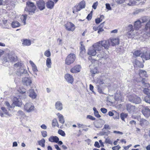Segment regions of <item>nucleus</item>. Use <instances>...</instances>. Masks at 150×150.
Listing matches in <instances>:
<instances>
[{
    "mask_svg": "<svg viewBox=\"0 0 150 150\" xmlns=\"http://www.w3.org/2000/svg\"><path fill=\"white\" fill-rule=\"evenodd\" d=\"M98 47L99 46V49L100 50L101 54H98L97 57L101 59L104 56V53L103 50L104 49H108L109 46L110 45V41L109 40H103L99 41L96 43Z\"/></svg>",
    "mask_w": 150,
    "mask_h": 150,
    "instance_id": "1",
    "label": "nucleus"
},
{
    "mask_svg": "<svg viewBox=\"0 0 150 150\" xmlns=\"http://www.w3.org/2000/svg\"><path fill=\"white\" fill-rule=\"evenodd\" d=\"M100 47L99 46H98L96 43H94L92 46L89 48L88 54L91 56H94L97 54V56L98 54H101L99 49Z\"/></svg>",
    "mask_w": 150,
    "mask_h": 150,
    "instance_id": "2",
    "label": "nucleus"
},
{
    "mask_svg": "<svg viewBox=\"0 0 150 150\" xmlns=\"http://www.w3.org/2000/svg\"><path fill=\"white\" fill-rule=\"evenodd\" d=\"M36 7L34 4L30 1L26 2V6L25 9V11L28 12L29 14H32L35 13L36 9Z\"/></svg>",
    "mask_w": 150,
    "mask_h": 150,
    "instance_id": "3",
    "label": "nucleus"
},
{
    "mask_svg": "<svg viewBox=\"0 0 150 150\" xmlns=\"http://www.w3.org/2000/svg\"><path fill=\"white\" fill-rule=\"evenodd\" d=\"M76 59L75 55L73 53L69 54L67 57L65 59V64L69 65L73 63Z\"/></svg>",
    "mask_w": 150,
    "mask_h": 150,
    "instance_id": "4",
    "label": "nucleus"
},
{
    "mask_svg": "<svg viewBox=\"0 0 150 150\" xmlns=\"http://www.w3.org/2000/svg\"><path fill=\"white\" fill-rule=\"evenodd\" d=\"M34 106L33 104L30 102H28L24 105V109L27 112H30L33 110Z\"/></svg>",
    "mask_w": 150,
    "mask_h": 150,
    "instance_id": "5",
    "label": "nucleus"
},
{
    "mask_svg": "<svg viewBox=\"0 0 150 150\" xmlns=\"http://www.w3.org/2000/svg\"><path fill=\"white\" fill-rule=\"evenodd\" d=\"M128 99L130 101L136 104L140 103L141 100L140 98L136 96H130Z\"/></svg>",
    "mask_w": 150,
    "mask_h": 150,
    "instance_id": "6",
    "label": "nucleus"
},
{
    "mask_svg": "<svg viewBox=\"0 0 150 150\" xmlns=\"http://www.w3.org/2000/svg\"><path fill=\"white\" fill-rule=\"evenodd\" d=\"M143 91L146 94L148 97L146 96L144 99V100L147 103L150 104V90L147 88H145Z\"/></svg>",
    "mask_w": 150,
    "mask_h": 150,
    "instance_id": "7",
    "label": "nucleus"
},
{
    "mask_svg": "<svg viewBox=\"0 0 150 150\" xmlns=\"http://www.w3.org/2000/svg\"><path fill=\"white\" fill-rule=\"evenodd\" d=\"M66 29L68 31H73L75 29L74 25L70 22H68L64 25Z\"/></svg>",
    "mask_w": 150,
    "mask_h": 150,
    "instance_id": "8",
    "label": "nucleus"
},
{
    "mask_svg": "<svg viewBox=\"0 0 150 150\" xmlns=\"http://www.w3.org/2000/svg\"><path fill=\"white\" fill-rule=\"evenodd\" d=\"M22 81L23 84L27 86H30L32 83V79L30 77L23 78Z\"/></svg>",
    "mask_w": 150,
    "mask_h": 150,
    "instance_id": "9",
    "label": "nucleus"
},
{
    "mask_svg": "<svg viewBox=\"0 0 150 150\" xmlns=\"http://www.w3.org/2000/svg\"><path fill=\"white\" fill-rule=\"evenodd\" d=\"M13 103L17 106H21L22 105L21 98H20L19 97H14L13 99Z\"/></svg>",
    "mask_w": 150,
    "mask_h": 150,
    "instance_id": "10",
    "label": "nucleus"
},
{
    "mask_svg": "<svg viewBox=\"0 0 150 150\" xmlns=\"http://www.w3.org/2000/svg\"><path fill=\"white\" fill-rule=\"evenodd\" d=\"M86 6V2L84 1L80 2L78 5L75 6V8L77 9V11H80L81 9L84 8Z\"/></svg>",
    "mask_w": 150,
    "mask_h": 150,
    "instance_id": "11",
    "label": "nucleus"
},
{
    "mask_svg": "<svg viewBox=\"0 0 150 150\" xmlns=\"http://www.w3.org/2000/svg\"><path fill=\"white\" fill-rule=\"evenodd\" d=\"M36 4L38 8L40 10H42L45 8V3L43 0H39L37 1Z\"/></svg>",
    "mask_w": 150,
    "mask_h": 150,
    "instance_id": "12",
    "label": "nucleus"
},
{
    "mask_svg": "<svg viewBox=\"0 0 150 150\" xmlns=\"http://www.w3.org/2000/svg\"><path fill=\"white\" fill-rule=\"evenodd\" d=\"M142 112L145 117H148L150 115V109L147 107H144Z\"/></svg>",
    "mask_w": 150,
    "mask_h": 150,
    "instance_id": "13",
    "label": "nucleus"
},
{
    "mask_svg": "<svg viewBox=\"0 0 150 150\" xmlns=\"http://www.w3.org/2000/svg\"><path fill=\"white\" fill-rule=\"evenodd\" d=\"M110 44L112 46H115L118 45L119 44L120 40L118 38H111L109 40Z\"/></svg>",
    "mask_w": 150,
    "mask_h": 150,
    "instance_id": "14",
    "label": "nucleus"
},
{
    "mask_svg": "<svg viewBox=\"0 0 150 150\" xmlns=\"http://www.w3.org/2000/svg\"><path fill=\"white\" fill-rule=\"evenodd\" d=\"M144 30L147 34L149 36H150V19L145 25Z\"/></svg>",
    "mask_w": 150,
    "mask_h": 150,
    "instance_id": "15",
    "label": "nucleus"
},
{
    "mask_svg": "<svg viewBox=\"0 0 150 150\" xmlns=\"http://www.w3.org/2000/svg\"><path fill=\"white\" fill-rule=\"evenodd\" d=\"M141 57L142 58L143 61L144 59L146 60L150 59V51L146 52L145 53H144Z\"/></svg>",
    "mask_w": 150,
    "mask_h": 150,
    "instance_id": "16",
    "label": "nucleus"
},
{
    "mask_svg": "<svg viewBox=\"0 0 150 150\" xmlns=\"http://www.w3.org/2000/svg\"><path fill=\"white\" fill-rule=\"evenodd\" d=\"M81 68L80 65H76L71 69V72L73 73H77L80 71Z\"/></svg>",
    "mask_w": 150,
    "mask_h": 150,
    "instance_id": "17",
    "label": "nucleus"
},
{
    "mask_svg": "<svg viewBox=\"0 0 150 150\" xmlns=\"http://www.w3.org/2000/svg\"><path fill=\"white\" fill-rule=\"evenodd\" d=\"M29 96L32 99H35L37 96L36 93L35 92L33 89L31 88L29 90Z\"/></svg>",
    "mask_w": 150,
    "mask_h": 150,
    "instance_id": "18",
    "label": "nucleus"
},
{
    "mask_svg": "<svg viewBox=\"0 0 150 150\" xmlns=\"http://www.w3.org/2000/svg\"><path fill=\"white\" fill-rule=\"evenodd\" d=\"M126 109L128 112H132L135 111V107L134 106L130 104H128L126 105Z\"/></svg>",
    "mask_w": 150,
    "mask_h": 150,
    "instance_id": "19",
    "label": "nucleus"
},
{
    "mask_svg": "<svg viewBox=\"0 0 150 150\" xmlns=\"http://www.w3.org/2000/svg\"><path fill=\"white\" fill-rule=\"evenodd\" d=\"M136 32H128L127 33V37L129 38H134L137 35H138Z\"/></svg>",
    "mask_w": 150,
    "mask_h": 150,
    "instance_id": "20",
    "label": "nucleus"
},
{
    "mask_svg": "<svg viewBox=\"0 0 150 150\" xmlns=\"http://www.w3.org/2000/svg\"><path fill=\"white\" fill-rule=\"evenodd\" d=\"M65 79L68 83L72 84L74 81V78L72 76H65Z\"/></svg>",
    "mask_w": 150,
    "mask_h": 150,
    "instance_id": "21",
    "label": "nucleus"
},
{
    "mask_svg": "<svg viewBox=\"0 0 150 150\" xmlns=\"http://www.w3.org/2000/svg\"><path fill=\"white\" fill-rule=\"evenodd\" d=\"M54 6V2L51 0L48 1L46 3V6L48 8L52 9L53 8Z\"/></svg>",
    "mask_w": 150,
    "mask_h": 150,
    "instance_id": "22",
    "label": "nucleus"
},
{
    "mask_svg": "<svg viewBox=\"0 0 150 150\" xmlns=\"http://www.w3.org/2000/svg\"><path fill=\"white\" fill-rule=\"evenodd\" d=\"M139 76L140 80H137V82L142 81L143 85L145 86L149 87L150 86V85L149 83L145 82V81H146L145 79L142 78L140 76Z\"/></svg>",
    "mask_w": 150,
    "mask_h": 150,
    "instance_id": "23",
    "label": "nucleus"
},
{
    "mask_svg": "<svg viewBox=\"0 0 150 150\" xmlns=\"http://www.w3.org/2000/svg\"><path fill=\"white\" fill-rule=\"evenodd\" d=\"M48 140L50 142L57 143L59 139L58 137L57 136H52L49 137Z\"/></svg>",
    "mask_w": 150,
    "mask_h": 150,
    "instance_id": "24",
    "label": "nucleus"
},
{
    "mask_svg": "<svg viewBox=\"0 0 150 150\" xmlns=\"http://www.w3.org/2000/svg\"><path fill=\"white\" fill-rule=\"evenodd\" d=\"M55 108L58 110H61L62 109V105L59 101H57L55 104Z\"/></svg>",
    "mask_w": 150,
    "mask_h": 150,
    "instance_id": "25",
    "label": "nucleus"
},
{
    "mask_svg": "<svg viewBox=\"0 0 150 150\" xmlns=\"http://www.w3.org/2000/svg\"><path fill=\"white\" fill-rule=\"evenodd\" d=\"M141 22L139 20L135 21L134 23V27L136 30H137L141 26Z\"/></svg>",
    "mask_w": 150,
    "mask_h": 150,
    "instance_id": "26",
    "label": "nucleus"
},
{
    "mask_svg": "<svg viewBox=\"0 0 150 150\" xmlns=\"http://www.w3.org/2000/svg\"><path fill=\"white\" fill-rule=\"evenodd\" d=\"M11 26L13 28H16L20 26V24L17 21H13L12 22Z\"/></svg>",
    "mask_w": 150,
    "mask_h": 150,
    "instance_id": "27",
    "label": "nucleus"
},
{
    "mask_svg": "<svg viewBox=\"0 0 150 150\" xmlns=\"http://www.w3.org/2000/svg\"><path fill=\"white\" fill-rule=\"evenodd\" d=\"M29 63L32 67L33 71L35 72H36L38 71L37 67L35 64L32 61L30 60Z\"/></svg>",
    "mask_w": 150,
    "mask_h": 150,
    "instance_id": "28",
    "label": "nucleus"
},
{
    "mask_svg": "<svg viewBox=\"0 0 150 150\" xmlns=\"http://www.w3.org/2000/svg\"><path fill=\"white\" fill-rule=\"evenodd\" d=\"M134 63L138 67H143L144 66L143 64L137 59H135V60Z\"/></svg>",
    "mask_w": 150,
    "mask_h": 150,
    "instance_id": "29",
    "label": "nucleus"
},
{
    "mask_svg": "<svg viewBox=\"0 0 150 150\" xmlns=\"http://www.w3.org/2000/svg\"><path fill=\"white\" fill-rule=\"evenodd\" d=\"M22 44L23 45L25 46H29L31 44V42L30 40L25 39L23 40Z\"/></svg>",
    "mask_w": 150,
    "mask_h": 150,
    "instance_id": "30",
    "label": "nucleus"
},
{
    "mask_svg": "<svg viewBox=\"0 0 150 150\" xmlns=\"http://www.w3.org/2000/svg\"><path fill=\"white\" fill-rule=\"evenodd\" d=\"M27 15H22L20 17L21 21L24 23V25L26 24V21L27 19Z\"/></svg>",
    "mask_w": 150,
    "mask_h": 150,
    "instance_id": "31",
    "label": "nucleus"
},
{
    "mask_svg": "<svg viewBox=\"0 0 150 150\" xmlns=\"http://www.w3.org/2000/svg\"><path fill=\"white\" fill-rule=\"evenodd\" d=\"M142 53V52L139 50H137L135 51L134 53L133 54L137 57L141 56L143 55L144 53Z\"/></svg>",
    "mask_w": 150,
    "mask_h": 150,
    "instance_id": "32",
    "label": "nucleus"
},
{
    "mask_svg": "<svg viewBox=\"0 0 150 150\" xmlns=\"http://www.w3.org/2000/svg\"><path fill=\"white\" fill-rule=\"evenodd\" d=\"M57 115H58L59 122L62 124H63L64 122V120L63 116L60 114L59 113H58Z\"/></svg>",
    "mask_w": 150,
    "mask_h": 150,
    "instance_id": "33",
    "label": "nucleus"
},
{
    "mask_svg": "<svg viewBox=\"0 0 150 150\" xmlns=\"http://www.w3.org/2000/svg\"><path fill=\"white\" fill-rule=\"evenodd\" d=\"M45 139L43 138L42 139L38 141V144L43 147L45 146Z\"/></svg>",
    "mask_w": 150,
    "mask_h": 150,
    "instance_id": "34",
    "label": "nucleus"
},
{
    "mask_svg": "<svg viewBox=\"0 0 150 150\" xmlns=\"http://www.w3.org/2000/svg\"><path fill=\"white\" fill-rule=\"evenodd\" d=\"M52 63L51 59L50 58H47L46 61V65L48 68L51 67Z\"/></svg>",
    "mask_w": 150,
    "mask_h": 150,
    "instance_id": "35",
    "label": "nucleus"
},
{
    "mask_svg": "<svg viewBox=\"0 0 150 150\" xmlns=\"http://www.w3.org/2000/svg\"><path fill=\"white\" fill-rule=\"evenodd\" d=\"M8 58L9 61L11 62H14L16 61L17 60L16 57H13L11 55H8Z\"/></svg>",
    "mask_w": 150,
    "mask_h": 150,
    "instance_id": "36",
    "label": "nucleus"
},
{
    "mask_svg": "<svg viewBox=\"0 0 150 150\" xmlns=\"http://www.w3.org/2000/svg\"><path fill=\"white\" fill-rule=\"evenodd\" d=\"M94 80L95 81H96L97 83L99 84V85H98V86H100V84H102L104 83L103 80L100 78H98L96 79H95Z\"/></svg>",
    "mask_w": 150,
    "mask_h": 150,
    "instance_id": "37",
    "label": "nucleus"
},
{
    "mask_svg": "<svg viewBox=\"0 0 150 150\" xmlns=\"http://www.w3.org/2000/svg\"><path fill=\"white\" fill-rule=\"evenodd\" d=\"M18 73H19L20 75L22 74L27 75V72L26 70L24 69H21L18 71Z\"/></svg>",
    "mask_w": 150,
    "mask_h": 150,
    "instance_id": "38",
    "label": "nucleus"
},
{
    "mask_svg": "<svg viewBox=\"0 0 150 150\" xmlns=\"http://www.w3.org/2000/svg\"><path fill=\"white\" fill-rule=\"evenodd\" d=\"M52 126L54 127L56 126H58L57 121L56 119H54L52 121Z\"/></svg>",
    "mask_w": 150,
    "mask_h": 150,
    "instance_id": "39",
    "label": "nucleus"
},
{
    "mask_svg": "<svg viewBox=\"0 0 150 150\" xmlns=\"http://www.w3.org/2000/svg\"><path fill=\"white\" fill-rule=\"evenodd\" d=\"M140 122L142 126L144 125H146L148 123V122L146 120L143 119H141Z\"/></svg>",
    "mask_w": 150,
    "mask_h": 150,
    "instance_id": "40",
    "label": "nucleus"
},
{
    "mask_svg": "<svg viewBox=\"0 0 150 150\" xmlns=\"http://www.w3.org/2000/svg\"><path fill=\"white\" fill-rule=\"evenodd\" d=\"M128 116V114L127 113H122L120 114V118L122 120H124L125 118L127 117Z\"/></svg>",
    "mask_w": 150,
    "mask_h": 150,
    "instance_id": "41",
    "label": "nucleus"
},
{
    "mask_svg": "<svg viewBox=\"0 0 150 150\" xmlns=\"http://www.w3.org/2000/svg\"><path fill=\"white\" fill-rule=\"evenodd\" d=\"M121 98V95L120 94L117 93L115 94V99L116 100H119Z\"/></svg>",
    "mask_w": 150,
    "mask_h": 150,
    "instance_id": "42",
    "label": "nucleus"
},
{
    "mask_svg": "<svg viewBox=\"0 0 150 150\" xmlns=\"http://www.w3.org/2000/svg\"><path fill=\"white\" fill-rule=\"evenodd\" d=\"M149 17H147V16H144V17H142V22L143 23H145V22H147L149 20ZM149 21H148V22H149Z\"/></svg>",
    "mask_w": 150,
    "mask_h": 150,
    "instance_id": "43",
    "label": "nucleus"
},
{
    "mask_svg": "<svg viewBox=\"0 0 150 150\" xmlns=\"http://www.w3.org/2000/svg\"><path fill=\"white\" fill-rule=\"evenodd\" d=\"M127 29L128 32H133L134 31V29L133 28V26L132 25H129L127 27Z\"/></svg>",
    "mask_w": 150,
    "mask_h": 150,
    "instance_id": "44",
    "label": "nucleus"
},
{
    "mask_svg": "<svg viewBox=\"0 0 150 150\" xmlns=\"http://www.w3.org/2000/svg\"><path fill=\"white\" fill-rule=\"evenodd\" d=\"M44 55L47 57H49L50 56L51 53L49 49L47 50L45 52Z\"/></svg>",
    "mask_w": 150,
    "mask_h": 150,
    "instance_id": "45",
    "label": "nucleus"
},
{
    "mask_svg": "<svg viewBox=\"0 0 150 150\" xmlns=\"http://www.w3.org/2000/svg\"><path fill=\"white\" fill-rule=\"evenodd\" d=\"M22 92L23 94L20 96L19 98H21V99H25L27 97V96L24 94V93L25 92V91H22Z\"/></svg>",
    "mask_w": 150,
    "mask_h": 150,
    "instance_id": "46",
    "label": "nucleus"
},
{
    "mask_svg": "<svg viewBox=\"0 0 150 150\" xmlns=\"http://www.w3.org/2000/svg\"><path fill=\"white\" fill-rule=\"evenodd\" d=\"M91 73L93 74H96L98 72L97 67H95L94 69L91 70Z\"/></svg>",
    "mask_w": 150,
    "mask_h": 150,
    "instance_id": "47",
    "label": "nucleus"
},
{
    "mask_svg": "<svg viewBox=\"0 0 150 150\" xmlns=\"http://www.w3.org/2000/svg\"><path fill=\"white\" fill-rule=\"evenodd\" d=\"M1 109L6 115L9 116H10V115L9 114L8 112H7V110L5 108V107H2L1 108Z\"/></svg>",
    "mask_w": 150,
    "mask_h": 150,
    "instance_id": "48",
    "label": "nucleus"
},
{
    "mask_svg": "<svg viewBox=\"0 0 150 150\" xmlns=\"http://www.w3.org/2000/svg\"><path fill=\"white\" fill-rule=\"evenodd\" d=\"M58 133L62 136H64L65 134L64 132L61 129H59L58 132Z\"/></svg>",
    "mask_w": 150,
    "mask_h": 150,
    "instance_id": "49",
    "label": "nucleus"
},
{
    "mask_svg": "<svg viewBox=\"0 0 150 150\" xmlns=\"http://www.w3.org/2000/svg\"><path fill=\"white\" fill-rule=\"evenodd\" d=\"M146 72L145 71L141 70L139 71V75H146Z\"/></svg>",
    "mask_w": 150,
    "mask_h": 150,
    "instance_id": "50",
    "label": "nucleus"
},
{
    "mask_svg": "<svg viewBox=\"0 0 150 150\" xmlns=\"http://www.w3.org/2000/svg\"><path fill=\"white\" fill-rule=\"evenodd\" d=\"M92 15V11H91V13L89 14L86 17V18L88 20H90L91 19Z\"/></svg>",
    "mask_w": 150,
    "mask_h": 150,
    "instance_id": "51",
    "label": "nucleus"
},
{
    "mask_svg": "<svg viewBox=\"0 0 150 150\" xmlns=\"http://www.w3.org/2000/svg\"><path fill=\"white\" fill-rule=\"evenodd\" d=\"M94 126L96 128H100L102 126L101 125H99L98 122H94Z\"/></svg>",
    "mask_w": 150,
    "mask_h": 150,
    "instance_id": "52",
    "label": "nucleus"
},
{
    "mask_svg": "<svg viewBox=\"0 0 150 150\" xmlns=\"http://www.w3.org/2000/svg\"><path fill=\"white\" fill-rule=\"evenodd\" d=\"M41 134L42 136L44 137H45L47 136V132L46 131H43L41 132Z\"/></svg>",
    "mask_w": 150,
    "mask_h": 150,
    "instance_id": "53",
    "label": "nucleus"
},
{
    "mask_svg": "<svg viewBox=\"0 0 150 150\" xmlns=\"http://www.w3.org/2000/svg\"><path fill=\"white\" fill-rule=\"evenodd\" d=\"M22 66V64L20 62L16 63L14 64V67L16 68H20Z\"/></svg>",
    "mask_w": 150,
    "mask_h": 150,
    "instance_id": "54",
    "label": "nucleus"
},
{
    "mask_svg": "<svg viewBox=\"0 0 150 150\" xmlns=\"http://www.w3.org/2000/svg\"><path fill=\"white\" fill-rule=\"evenodd\" d=\"M7 22V20H4L3 21V23L4 25L5 26V28H8L9 27V26L7 25H6Z\"/></svg>",
    "mask_w": 150,
    "mask_h": 150,
    "instance_id": "55",
    "label": "nucleus"
},
{
    "mask_svg": "<svg viewBox=\"0 0 150 150\" xmlns=\"http://www.w3.org/2000/svg\"><path fill=\"white\" fill-rule=\"evenodd\" d=\"M121 147L119 145L115 146L112 147V149L113 150H119Z\"/></svg>",
    "mask_w": 150,
    "mask_h": 150,
    "instance_id": "56",
    "label": "nucleus"
},
{
    "mask_svg": "<svg viewBox=\"0 0 150 150\" xmlns=\"http://www.w3.org/2000/svg\"><path fill=\"white\" fill-rule=\"evenodd\" d=\"M87 118L90 119L92 120H95L96 118L91 115H88L87 116Z\"/></svg>",
    "mask_w": 150,
    "mask_h": 150,
    "instance_id": "57",
    "label": "nucleus"
},
{
    "mask_svg": "<svg viewBox=\"0 0 150 150\" xmlns=\"http://www.w3.org/2000/svg\"><path fill=\"white\" fill-rule=\"evenodd\" d=\"M102 21V19H100V18H98L95 19V22L97 24L100 23Z\"/></svg>",
    "mask_w": 150,
    "mask_h": 150,
    "instance_id": "58",
    "label": "nucleus"
},
{
    "mask_svg": "<svg viewBox=\"0 0 150 150\" xmlns=\"http://www.w3.org/2000/svg\"><path fill=\"white\" fill-rule=\"evenodd\" d=\"M100 111L103 113H105L107 111V109L105 108H102L100 109Z\"/></svg>",
    "mask_w": 150,
    "mask_h": 150,
    "instance_id": "59",
    "label": "nucleus"
},
{
    "mask_svg": "<svg viewBox=\"0 0 150 150\" xmlns=\"http://www.w3.org/2000/svg\"><path fill=\"white\" fill-rule=\"evenodd\" d=\"M106 8V9L109 10H111V8L110 6V5L109 4H105Z\"/></svg>",
    "mask_w": 150,
    "mask_h": 150,
    "instance_id": "60",
    "label": "nucleus"
},
{
    "mask_svg": "<svg viewBox=\"0 0 150 150\" xmlns=\"http://www.w3.org/2000/svg\"><path fill=\"white\" fill-rule=\"evenodd\" d=\"M98 5V2L96 1V2L94 3L92 7L94 9H96V8L97 6Z\"/></svg>",
    "mask_w": 150,
    "mask_h": 150,
    "instance_id": "61",
    "label": "nucleus"
},
{
    "mask_svg": "<svg viewBox=\"0 0 150 150\" xmlns=\"http://www.w3.org/2000/svg\"><path fill=\"white\" fill-rule=\"evenodd\" d=\"M94 146H95L97 147L98 148H99L100 146L99 145V143L98 142H96L95 143Z\"/></svg>",
    "mask_w": 150,
    "mask_h": 150,
    "instance_id": "62",
    "label": "nucleus"
},
{
    "mask_svg": "<svg viewBox=\"0 0 150 150\" xmlns=\"http://www.w3.org/2000/svg\"><path fill=\"white\" fill-rule=\"evenodd\" d=\"M105 142L106 143L109 144H111L112 143V142L109 139H106L105 140Z\"/></svg>",
    "mask_w": 150,
    "mask_h": 150,
    "instance_id": "63",
    "label": "nucleus"
},
{
    "mask_svg": "<svg viewBox=\"0 0 150 150\" xmlns=\"http://www.w3.org/2000/svg\"><path fill=\"white\" fill-rule=\"evenodd\" d=\"M94 114L95 116L99 118L101 117L100 115L99 114L98 111L94 113Z\"/></svg>",
    "mask_w": 150,
    "mask_h": 150,
    "instance_id": "64",
    "label": "nucleus"
}]
</instances>
